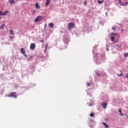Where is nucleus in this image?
<instances>
[{
    "instance_id": "obj_20",
    "label": "nucleus",
    "mask_w": 128,
    "mask_h": 128,
    "mask_svg": "<svg viewBox=\"0 0 128 128\" xmlns=\"http://www.w3.org/2000/svg\"><path fill=\"white\" fill-rule=\"evenodd\" d=\"M112 30H114V32H116V27H114L112 28Z\"/></svg>"
},
{
    "instance_id": "obj_34",
    "label": "nucleus",
    "mask_w": 128,
    "mask_h": 128,
    "mask_svg": "<svg viewBox=\"0 0 128 128\" xmlns=\"http://www.w3.org/2000/svg\"><path fill=\"white\" fill-rule=\"evenodd\" d=\"M120 114L121 115V116H124V114H122V113L121 112V113H120Z\"/></svg>"
},
{
    "instance_id": "obj_24",
    "label": "nucleus",
    "mask_w": 128,
    "mask_h": 128,
    "mask_svg": "<svg viewBox=\"0 0 128 128\" xmlns=\"http://www.w3.org/2000/svg\"><path fill=\"white\" fill-rule=\"evenodd\" d=\"M45 48H46V50H48V44L46 46Z\"/></svg>"
},
{
    "instance_id": "obj_29",
    "label": "nucleus",
    "mask_w": 128,
    "mask_h": 128,
    "mask_svg": "<svg viewBox=\"0 0 128 128\" xmlns=\"http://www.w3.org/2000/svg\"><path fill=\"white\" fill-rule=\"evenodd\" d=\"M10 38L11 40H12V38H14V36H10Z\"/></svg>"
},
{
    "instance_id": "obj_14",
    "label": "nucleus",
    "mask_w": 128,
    "mask_h": 128,
    "mask_svg": "<svg viewBox=\"0 0 128 128\" xmlns=\"http://www.w3.org/2000/svg\"><path fill=\"white\" fill-rule=\"evenodd\" d=\"M10 32L11 36H14V30H12L11 29L10 30Z\"/></svg>"
},
{
    "instance_id": "obj_31",
    "label": "nucleus",
    "mask_w": 128,
    "mask_h": 128,
    "mask_svg": "<svg viewBox=\"0 0 128 128\" xmlns=\"http://www.w3.org/2000/svg\"><path fill=\"white\" fill-rule=\"evenodd\" d=\"M44 42V40H40V42Z\"/></svg>"
},
{
    "instance_id": "obj_23",
    "label": "nucleus",
    "mask_w": 128,
    "mask_h": 128,
    "mask_svg": "<svg viewBox=\"0 0 128 128\" xmlns=\"http://www.w3.org/2000/svg\"><path fill=\"white\" fill-rule=\"evenodd\" d=\"M111 34H114V36H116V33L112 32V33H111Z\"/></svg>"
},
{
    "instance_id": "obj_9",
    "label": "nucleus",
    "mask_w": 128,
    "mask_h": 128,
    "mask_svg": "<svg viewBox=\"0 0 128 128\" xmlns=\"http://www.w3.org/2000/svg\"><path fill=\"white\" fill-rule=\"evenodd\" d=\"M48 26H49V28H54V25L52 23H50L48 24Z\"/></svg>"
},
{
    "instance_id": "obj_15",
    "label": "nucleus",
    "mask_w": 128,
    "mask_h": 128,
    "mask_svg": "<svg viewBox=\"0 0 128 128\" xmlns=\"http://www.w3.org/2000/svg\"><path fill=\"white\" fill-rule=\"evenodd\" d=\"M104 0H98V2L99 4H103L104 3Z\"/></svg>"
},
{
    "instance_id": "obj_25",
    "label": "nucleus",
    "mask_w": 128,
    "mask_h": 128,
    "mask_svg": "<svg viewBox=\"0 0 128 128\" xmlns=\"http://www.w3.org/2000/svg\"><path fill=\"white\" fill-rule=\"evenodd\" d=\"M125 76H126V78H128V74H126Z\"/></svg>"
},
{
    "instance_id": "obj_22",
    "label": "nucleus",
    "mask_w": 128,
    "mask_h": 128,
    "mask_svg": "<svg viewBox=\"0 0 128 128\" xmlns=\"http://www.w3.org/2000/svg\"><path fill=\"white\" fill-rule=\"evenodd\" d=\"M120 74H118V76H122V71H120Z\"/></svg>"
},
{
    "instance_id": "obj_36",
    "label": "nucleus",
    "mask_w": 128,
    "mask_h": 128,
    "mask_svg": "<svg viewBox=\"0 0 128 128\" xmlns=\"http://www.w3.org/2000/svg\"><path fill=\"white\" fill-rule=\"evenodd\" d=\"M106 50L108 51V48H106Z\"/></svg>"
},
{
    "instance_id": "obj_17",
    "label": "nucleus",
    "mask_w": 128,
    "mask_h": 128,
    "mask_svg": "<svg viewBox=\"0 0 128 128\" xmlns=\"http://www.w3.org/2000/svg\"><path fill=\"white\" fill-rule=\"evenodd\" d=\"M103 124L106 126V128H108V125L104 123V122H102Z\"/></svg>"
},
{
    "instance_id": "obj_4",
    "label": "nucleus",
    "mask_w": 128,
    "mask_h": 128,
    "mask_svg": "<svg viewBox=\"0 0 128 128\" xmlns=\"http://www.w3.org/2000/svg\"><path fill=\"white\" fill-rule=\"evenodd\" d=\"M9 12L6 10L5 12H2L0 11V16H6L8 14ZM2 19V18L0 17V20Z\"/></svg>"
},
{
    "instance_id": "obj_28",
    "label": "nucleus",
    "mask_w": 128,
    "mask_h": 128,
    "mask_svg": "<svg viewBox=\"0 0 128 128\" xmlns=\"http://www.w3.org/2000/svg\"><path fill=\"white\" fill-rule=\"evenodd\" d=\"M119 112H120V114H122V110L120 108L119 110Z\"/></svg>"
},
{
    "instance_id": "obj_5",
    "label": "nucleus",
    "mask_w": 128,
    "mask_h": 128,
    "mask_svg": "<svg viewBox=\"0 0 128 128\" xmlns=\"http://www.w3.org/2000/svg\"><path fill=\"white\" fill-rule=\"evenodd\" d=\"M30 48L32 50H34L36 48V44L32 43L30 45Z\"/></svg>"
},
{
    "instance_id": "obj_16",
    "label": "nucleus",
    "mask_w": 128,
    "mask_h": 128,
    "mask_svg": "<svg viewBox=\"0 0 128 128\" xmlns=\"http://www.w3.org/2000/svg\"><path fill=\"white\" fill-rule=\"evenodd\" d=\"M5 26L6 25L4 24H3L1 26H0V30H2V28H4Z\"/></svg>"
},
{
    "instance_id": "obj_12",
    "label": "nucleus",
    "mask_w": 128,
    "mask_h": 128,
    "mask_svg": "<svg viewBox=\"0 0 128 128\" xmlns=\"http://www.w3.org/2000/svg\"><path fill=\"white\" fill-rule=\"evenodd\" d=\"M48 4H50V0H46V6H48Z\"/></svg>"
},
{
    "instance_id": "obj_3",
    "label": "nucleus",
    "mask_w": 128,
    "mask_h": 128,
    "mask_svg": "<svg viewBox=\"0 0 128 128\" xmlns=\"http://www.w3.org/2000/svg\"><path fill=\"white\" fill-rule=\"evenodd\" d=\"M68 28H69V30H72V28H74V23L72 22H70L69 24H68Z\"/></svg>"
},
{
    "instance_id": "obj_6",
    "label": "nucleus",
    "mask_w": 128,
    "mask_h": 128,
    "mask_svg": "<svg viewBox=\"0 0 128 128\" xmlns=\"http://www.w3.org/2000/svg\"><path fill=\"white\" fill-rule=\"evenodd\" d=\"M35 6L37 10H40V5L38 4V2H36L35 4Z\"/></svg>"
},
{
    "instance_id": "obj_26",
    "label": "nucleus",
    "mask_w": 128,
    "mask_h": 128,
    "mask_svg": "<svg viewBox=\"0 0 128 128\" xmlns=\"http://www.w3.org/2000/svg\"><path fill=\"white\" fill-rule=\"evenodd\" d=\"M32 14H35L36 13V10H33L32 11Z\"/></svg>"
},
{
    "instance_id": "obj_18",
    "label": "nucleus",
    "mask_w": 128,
    "mask_h": 128,
    "mask_svg": "<svg viewBox=\"0 0 128 128\" xmlns=\"http://www.w3.org/2000/svg\"><path fill=\"white\" fill-rule=\"evenodd\" d=\"M124 56L125 58H126V56H128V52H126V53L124 54Z\"/></svg>"
},
{
    "instance_id": "obj_13",
    "label": "nucleus",
    "mask_w": 128,
    "mask_h": 128,
    "mask_svg": "<svg viewBox=\"0 0 128 128\" xmlns=\"http://www.w3.org/2000/svg\"><path fill=\"white\" fill-rule=\"evenodd\" d=\"M128 4V2H124V4H122V2H121V4H120V6H126V4Z\"/></svg>"
},
{
    "instance_id": "obj_19",
    "label": "nucleus",
    "mask_w": 128,
    "mask_h": 128,
    "mask_svg": "<svg viewBox=\"0 0 128 128\" xmlns=\"http://www.w3.org/2000/svg\"><path fill=\"white\" fill-rule=\"evenodd\" d=\"M94 116V113H92V112H91L90 114V116L92 118V116Z\"/></svg>"
},
{
    "instance_id": "obj_1",
    "label": "nucleus",
    "mask_w": 128,
    "mask_h": 128,
    "mask_svg": "<svg viewBox=\"0 0 128 128\" xmlns=\"http://www.w3.org/2000/svg\"><path fill=\"white\" fill-rule=\"evenodd\" d=\"M8 98H16V92H12L10 94L7 96Z\"/></svg>"
},
{
    "instance_id": "obj_30",
    "label": "nucleus",
    "mask_w": 128,
    "mask_h": 128,
    "mask_svg": "<svg viewBox=\"0 0 128 128\" xmlns=\"http://www.w3.org/2000/svg\"><path fill=\"white\" fill-rule=\"evenodd\" d=\"M87 84H88V86H90V83H88Z\"/></svg>"
},
{
    "instance_id": "obj_10",
    "label": "nucleus",
    "mask_w": 128,
    "mask_h": 128,
    "mask_svg": "<svg viewBox=\"0 0 128 128\" xmlns=\"http://www.w3.org/2000/svg\"><path fill=\"white\" fill-rule=\"evenodd\" d=\"M9 2L12 4H16V2H14V0H9Z\"/></svg>"
},
{
    "instance_id": "obj_11",
    "label": "nucleus",
    "mask_w": 128,
    "mask_h": 128,
    "mask_svg": "<svg viewBox=\"0 0 128 128\" xmlns=\"http://www.w3.org/2000/svg\"><path fill=\"white\" fill-rule=\"evenodd\" d=\"M114 40H116V37L114 36H111V42H114Z\"/></svg>"
},
{
    "instance_id": "obj_38",
    "label": "nucleus",
    "mask_w": 128,
    "mask_h": 128,
    "mask_svg": "<svg viewBox=\"0 0 128 128\" xmlns=\"http://www.w3.org/2000/svg\"><path fill=\"white\" fill-rule=\"evenodd\" d=\"M28 0V1H29L30 0Z\"/></svg>"
},
{
    "instance_id": "obj_27",
    "label": "nucleus",
    "mask_w": 128,
    "mask_h": 128,
    "mask_svg": "<svg viewBox=\"0 0 128 128\" xmlns=\"http://www.w3.org/2000/svg\"><path fill=\"white\" fill-rule=\"evenodd\" d=\"M116 46H118V48H121V46H120L119 44H117V45H116Z\"/></svg>"
},
{
    "instance_id": "obj_33",
    "label": "nucleus",
    "mask_w": 128,
    "mask_h": 128,
    "mask_svg": "<svg viewBox=\"0 0 128 128\" xmlns=\"http://www.w3.org/2000/svg\"><path fill=\"white\" fill-rule=\"evenodd\" d=\"M118 2H119V3L122 2V0H118Z\"/></svg>"
},
{
    "instance_id": "obj_32",
    "label": "nucleus",
    "mask_w": 128,
    "mask_h": 128,
    "mask_svg": "<svg viewBox=\"0 0 128 128\" xmlns=\"http://www.w3.org/2000/svg\"><path fill=\"white\" fill-rule=\"evenodd\" d=\"M96 74H97V76H100V74H98V72H96Z\"/></svg>"
},
{
    "instance_id": "obj_21",
    "label": "nucleus",
    "mask_w": 128,
    "mask_h": 128,
    "mask_svg": "<svg viewBox=\"0 0 128 128\" xmlns=\"http://www.w3.org/2000/svg\"><path fill=\"white\" fill-rule=\"evenodd\" d=\"M84 6H86V4H88V2L86 1H84Z\"/></svg>"
},
{
    "instance_id": "obj_35",
    "label": "nucleus",
    "mask_w": 128,
    "mask_h": 128,
    "mask_svg": "<svg viewBox=\"0 0 128 128\" xmlns=\"http://www.w3.org/2000/svg\"><path fill=\"white\" fill-rule=\"evenodd\" d=\"M24 56H26V58H28V56H26V54H24Z\"/></svg>"
},
{
    "instance_id": "obj_2",
    "label": "nucleus",
    "mask_w": 128,
    "mask_h": 128,
    "mask_svg": "<svg viewBox=\"0 0 128 128\" xmlns=\"http://www.w3.org/2000/svg\"><path fill=\"white\" fill-rule=\"evenodd\" d=\"M42 20H44V17H42V16H38L36 18H35L34 22H42Z\"/></svg>"
},
{
    "instance_id": "obj_8",
    "label": "nucleus",
    "mask_w": 128,
    "mask_h": 128,
    "mask_svg": "<svg viewBox=\"0 0 128 128\" xmlns=\"http://www.w3.org/2000/svg\"><path fill=\"white\" fill-rule=\"evenodd\" d=\"M102 108H106V102H104V103H102Z\"/></svg>"
},
{
    "instance_id": "obj_7",
    "label": "nucleus",
    "mask_w": 128,
    "mask_h": 128,
    "mask_svg": "<svg viewBox=\"0 0 128 128\" xmlns=\"http://www.w3.org/2000/svg\"><path fill=\"white\" fill-rule=\"evenodd\" d=\"M20 52H21V54H25L26 50H24V48H21V49H20Z\"/></svg>"
},
{
    "instance_id": "obj_37",
    "label": "nucleus",
    "mask_w": 128,
    "mask_h": 128,
    "mask_svg": "<svg viewBox=\"0 0 128 128\" xmlns=\"http://www.w3.org/2000/svg\"><path fill=\"white\" fill-rule=\"evenodd\" d=\"M121 2H120L119 3V4H120Z\"/></svg>"
}]
</instances>
